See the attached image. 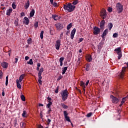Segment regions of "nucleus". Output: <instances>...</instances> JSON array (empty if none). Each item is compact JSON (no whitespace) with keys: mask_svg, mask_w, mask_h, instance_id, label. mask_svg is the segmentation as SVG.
Returning <instances> with one entry per match:
<instances>
[{"mask_svg":"<svg viewBox=\"0 0 128 128\" xmlns=\"http://www.w3.org/2000/svg\"><path fill=\"white\" fill-rule=\"evenodd\" d=\"M64 10H67L68 12H74L76 8V6L72 4L69 3L68 4L64 5Z\"/></svg>","mask_w":128,"mask_h":128,"instance_id":"nucleus-1","label":"nucleus"},{"mask_svg":"<svg viewBox=\"0 0 128 128\" xmlns=\"http://www.w3.org/2000/svg\"><path fill=\"white\" fill-rule=\"evenodd\" d=\"M60 94L62 100H63L64 102H65V100H68V91L67 89L63 90H62Z\"/></svg>","mask_w":128,"mask_h":128,"instance_id":"nucleus-2","label":"nucleus"},{"mask_svg":"<svg viewBox=\"0 0 128 128\" xmlns=\"http://www.w3.org/2000/svg\"><path fill=\"white\" fill-rule=\"evenodd\" d=\"M124 6L120 3L118 2L116 4V8L118 12V14H120L124 10Z\"/></svg>","mask_w":128,"mask_h":128,"instance_id":"nucleus-3","label":"nucleus"},{"mask_svg":"<svg viewBox=\"0 0 128 128\" xmlns=\"http://www.w3.org/2000/svg\"><path fill=\"white\" fill-rule=\"evenodd\" d=\"M121 48L119 47L117 48H116L114 50V52H116V53L118 55V60H120V58H122V50H121Z\"/></svg>","mask_w":128,"mask_h":128,"instance_id":"nucleus-4","label":"nucleus"},{"mask_svg":"<svg viewBox=\"0 0 128 128\" xmlns=\"http://www.w3.org/2000/svg\"><path fill=\"white\" fill-rule=\"evenodd\" d=\"M64 118H65L64 120L68 122H72L70 116H68V113L66 110L64 111Z\"/></svg>","mask_w":128,"mask_h":128,"instance_id":"nucleus-5","label":"nucleus"},{"mask_svg":"<svg viewBox=\"0 0 128 128\" xmlns=\"http://www.w3.org/2000/svg\"><path fill=\"white\" fill-rule=\"evenodd\" d=\"M110 98L112 100V104H118V102H120V100H118V98L116 96H113L112 95H110Z\"/></svg>","mask_w":128,"mask_h":128,"instance_id":"nucleus-6","label":"nucleus"},{"mask_svg":"<svg viewBox=\"0 0 128 128\" xmlns=\"http://www.w3.org/2000/svg\"><path fill=\"white\" fill-rule=\"evenodd\" d=\"M55 26L58 30H62V28H64V26L60 23H56L55 24Z\"/></svg>","mask_w":128,"mask_h":128,"instance_id":"nucleus-7","label":"nucleus"},{"mask_svg":"<svg viewBox=\"0 0 128 128\" xmlns=\"http://www.w3.org/2000/svg\"><path fill=\"white\" fill-rule=\"evenodd\" d=\"M100 16H102V18L104 20L106 18V11L104 9H102V12L100 14Z\"/></svg>","mask_w":128,"mask_h":128,"instance_id":"nucleus-8","label":"nucleus"},{"mask_svg":"<svg viewBox=\"0 0 128 128\" xmlns=\"http://www.w3.org/2000/svg\"><path fill=\"white\" fill-rule=\"evenodd\" d=\"M94 31L93 32V34H94L95 35L98 34L100 32V30L96 26H94Z\"/></svg>","mask_w":128,"mask_h":128,"instance_id":"nucleus-9","label":"nucleus"},{"mask_svg":"<svg viewBox=\"0 0 128 128\" xmlns=\"http://www.w3.org/2000/svg\"><path fill=\"white\" fill-rule=\"evenodd\" d=\"M55 47L57 50H60V40H57L56 41V44H55Z\"/></svg>","mask_w":128,"mask_h":128,"instance_id":"nucleus-10","label":"nucleus"},{"mask_svg":"<svg viewBox=\"0 0 128 128\" xmlns=\"http://www.w3.org/2000/svg\"><path fill=\"white\" fill-rule=\"evenodd\" d=\"M76 28H74L70 33V38L71 40H74V34H76Z\"/></svg>","mask_w":128,"mask_h":128,"instance_id":"nucleus-11","label":"nucleus"},{"mask_svg":"<svg viewBox=\"0 0 128 128\" xmlns=\"http://www.w3.org/2000/svg\"><path fill=\"white\" fill-rule=\"evenodd\" d=\"M85 84L84 82L81 81L80 82V86L82 88V90L84 92V94L86 92V85Z\"/></svg>","mask_w":128,"mask_h":128,"instance_id":"nucleus-12","label":"nucleus"},{"mask_svg":"<svg viewBox=\"0 0 128 128\" xmlns=\"http://www.w3.org/2000/svg\"><path fill=\"white\" fill-rule=\"evenodd\" d=\"M24 20L23 22L24 24H26V26H28V24H30V20H28V17L26 16H25L24 18Z\"/></svg>","mask_w":128,"mask_h":128,"instance_id":"nucleus-13","label":"nucleus"},{"mask_svg":"<svg viewBox=\"0 0 128 128\" xmlns=\"http://www.w3.org/2000/svg\"><path fill=\"white\" fill-rule=\"evenodd\" d=\"M108 30L106 29L104 30L101 36L102 38H104V36L108 34Z\"/></svg>","mask_w":128,"mask_h":128,"instance_id":"nucleus-14","label":"nucleus"},{"mask_svg":"<svg viewBox=\"0 0 128 128\" xmlns=\"http://www.w3.org/2000/svg\"><path fill=\"white\" fill-rule=\"evenodd\" d=\"M1 66L4 68H7L8 66V64L6 62H3L2 63Z\"/></svg>","mask_w":128,"mask_h":128,"instance_id":"nucleus-15","label":"nucleus"},{"mask_svg":"<svg viewBox=\"0 0 128 128\" xmlns=\"http://www.w3.org/2000/svg\"><path fill=\"white\" fill-rule=\"evenodd\" d=\"M126 97L122 98L120 104V106H122L126 102Z\"/></svg>","mask_w":128,"mask_h":128,"instance_id":"nucleus-16","label":"nucleus"},{"mask_svg":"<svg viewBox=\"0 0 128 128\" xmlns=\"http://www.w3.org/2000/svg\"><path fill=\"white\" fill-rule=\"evenodd\" d=\"M12 8H9L6 10V16H10V14H12Z\"/></svg>","mask_w":128,"mask_h":128,"instance_id":"nucleus-17","label":"nucleus"},{"mask_svg":"<svg viewBox=\"0 0 128 128\" xmlns=\"http://www.w3.org/2000/svg\"><path fill=\"white\" fill-rule=\"evenodd\" d=\"M42 72H44V68H42L38 72V76L42 77Z\"/></svg>","mask_w":128,"mask_h":128,"instance_id":"nucleus-18","label":"nucleus"},{"mask_svg":"<svg viewBox=\"0 0 128 128\" xmlns=\"http://www.w3.org/2000/svg\"><path fill=\"white\" fill-rule=\"evenodd\" d=\"M104 24H106V22L104 21V20H102L100 23V27L101 29L104 28Z\"/></svg>","mask_w":128,"mask_h":128,"instance_id":"nucleus-19","label":"nucleus"},{"mask_svg":"<svg viewBox=\"0 0 128 128\" xmlns=\"http://www.w3.org/2000/svg\"><path fill=\"white\" fill-rule=\"evenodd\" d=\"M24 76H26V75L24 74H22L20 76V78H19L18 82H22V80L23 78H24Z\"/></svg>","mask_w":128,"mask_h":128,"instance_id":"nucleus-20","label":"nucleus"},{"mask_svg":"<svg viewBox=\"0 0 128 128\" xmlns=\"http://www.w3.org/2000/svg\"><path fill=\"white\" fill-rule=\"evenodd\" d=\"M24 6L26 10H28V8L30 6V0L27 1V2L25 4V5Z\"/></svg>","mask_w":128,"mask_h":128,"instance_id":"nucleus-21","label":"nucleus"},{"mask_svg":"<svg viewBox=\"0 0 128 128\" xmlns=\"http://www.w3.org/2000/svg\"><path fill=\"white\" fill-rule=\"evenodd\" d=\"M34 16V9L32 10L30 14V18H32V16Z\"/></svg>","mask_w":128,"mask_h":128,"instance_id":"nucleus-22","label":"nucleus"},{"mask_svg":"<svg viewBox=\"0 0 128 128\" xmlns=\"http://www.w3.org/2000/svg\"><path fill=\"white\" fill-rule=\"evenodd\" d=\"M22 118H26L28 116V114H26V110H23V113L22 114Z\"/></svg>","mask_w":128,"mask_h":128,"instance_id":"nucleus-23","label":"nucleus"},{"mask_svg":"<svg viewBox=\"0 0 128 128\" xmlns=\"http://www.w3.org/2000/svg\"><path fill=\"white\" fill-rule=\"evenodd\" d=\"M52 18H54V20H58L60 18H58V16L56 15H52Z\"/></svg>","mask_w":128,"mask_h":128,"instance_id":"nucleus-24","label":"nucleus"},{"mask_svg":"<svg viewBox=\"0 0 128 128\" xmlns=\"http://www.w3.org/2000/svg\"><path fill=\"white\" fill-rule=\"evenodd\" d=\"M16 84L18 88H22V86H20V81H18V80H16Z\"/></svg>","mask_w":128,"mask_h":128,"instance_id":"nucleus-25","label":"nucleus"},{"mask_svg":"<svg viewBox=\"0 0 128 128\" xmlns=\"http://www.w3.org/2000/svg\"><path fill=\"white\" fill-rule=\"evenodd\" d=\"M68 70V67H64L62 70V74H66V72Z\"/></svg>","mask_w":128,"mask_h":128,"instance_id":"nucleus-26","label":"nucleus"},{"mask_svg":"<svg viewBox=\"0 0 128 128\" xmlns=\"http://www.w3.org/2000/svg\"><path fill=\"white\" fill-rule=\"evenodd\" d=\"M48 104H47L46 108H50V106H52V101H48Z\"/></svg>","mask_w":128,"mask_h":128,"instance_id":"nucleus-27","label":"nucleus"},{"mask_svg":"<svg viewBox=\"0 0 128 128\" xmlns=\"http://www.w3.org/2000/svg\"><path fill=\"white\" fill-rule=\"evenodd\" d=\"M108 28H109L110 30L112 28V23H109L108 24Z\"/></svg>","mask_w":128,"mask_h":128,"instance_id":"nucleus-28","label":"nucleus"},{"mask_svg":"<svg viewBox=\"0 0 128 128\" xmlns=\"http://www.w3.org/2000/svg\"><path fill=\"white\" fill-rule=\"evenodd\" d=\"M12 8L14 10H16V2H14L12 4Z\"/></svg>","mask_w":128,"mask_h":128,"instance_id":"nucleus-29","label":"nucleus"},{"mask_svg":"<svg viewBox=\"0 0 128 128\" xmlns=\"http://www.w3.org/2000/svg\"><path fill=\"white\" fill-rule=\"evenodd\" d=\"M72 23L69 24L66 27V28L68 30H70V28H72Z\"/></svg>","mask_w":128,"mask_h":128,"instance_id":"nucleus-30","label":"nucleus"},{"mask_svg":"<svg viewBox=\"0 0 128 128\" xmlns=\"http://www.w3.org/2000/svg\"><path fill=\"white\" fill-rule=\"evenodd\" d=\"M44 31L42 30L41 31L40 34V38H41V40H42V38H44Z\"/></svg>","mask_w":128,"mask_h":128,"instance_id":"nucleus-31","label":"nucleus"},{"mask_svg":"<svg viewBox=\"0 0 128 128\" xmlns=\"http://www.w3.org/2000/svg\"><path fill=\"white\" fill-rule=\"evenodd\" d=\"M8 76H6V86H8Z\"/></svg>","mask_w":128,"mask_h":128,"instance_id":"nucleus-32","label":"nucleus"},{"mask_svg":"<svg viewBox=\"0 0 128 128\" xmlns=\"http://www.w3.org/2000/svg\"><path fill=\"white\" fill-rule=\"evenodd\" d=\"M28 64H34V62H32V59H30L29 62H27Z\"/></svg>","mask_w":128,"mask_h":128,"instance_id":"nucleus-33","label":"nucleus"},{"mask_svg":"<svg viewBox=\"0 0 128 128\" xmlns=\"http://www.w3.org/2000/svg\"><path fill=\"white\" fill-rule=\"evenodd\" d=\"M20 98L22 102H26V97H24V96L22 95L20 96Z\"/></svg>","mask_w":128,"mask_h":128,"instance_id":"nucleus-34","label":"nucleus"},{"mask_svg":"<svg viewBox=\"0 0 128 128\" xmlns=\"http://www.w3.org/2000/svg\"><path fill=\"white\" fill-rule=\"evenodd\" d=\"M34 26L36 28H38V22H36L34 24Z\"/></svg>","mask_w":128,"mask_h":128,"instance_id":"nucleus-35","label":"nucleus"},{"mask_svg":"<svg viewBox=\"0 0 128 128\" xmlns=\"http://www.w3.org/2000/svg\"><path fill=\"white\" fill-rule=\"evenodd\" d=\"M62 106L63 108H65L66 110L68 108V106H66V104H62Z\"/></svg>","mask_w":128,"mask_h":128,"instance_id":"nucleus-36","label":"nucleus"},{"mask_svg":"<svg viewBox=\"0 0 128 128\" xmlns=\"http://www.w3.org/2000/svg\"><path fill=\"white\" fill-rule=\"evenodd\" d=\"M14 24H15L16 26H18V20H15L14 22Z\"/></svg>","mask_w":128,"mask_h":128,"instance_id":"nucleus-37","label":"nucleus"},{"mask_svg":"<svg viewBox=\"0 0 128 128\" xmlns=\"http://www.w3.org/2000/svg\"><path fill=\"white\" fill-rule=\"evenodd\" d=\"M42 77H38V82L40 84H42Z\"/></svg>","mask_w":128,"mask_h":128,"instance_id":"nucleus-38","label":"nucleus"},{"mask_svg":"<svg viewBox=\"0 0 128 128\" xmlns=\"http://www.w3.org/2000/svg\"><path fill=\"white\" fill-rule=\"evenodd\" d=\"M86 72H88V70H90V65L87 64L86 66Z\"/></svg>","mask_w":128,"mask_h":128,"instance_id":"nucleus-39","label":"nucleus"},{"mask_svg":"<svg viewBox=\"0 0 128 128\" xmlns=\"http://www.w3.org/2000/svg\"><path fill=\"white\" fill-rule=\"evenodd\" d=\"M27 42L28 44H32V39L30 38H29L27 40Z\"/></svg>","mask_w":128,"mask_h":128,"instance_id":"nucleus-40","label":"nucleus"},{"mask_svg":"<svg viewBox=\"0 0 128 128\" xmlns=\"http://www.w3.org/2000/svg\"><path fill=\"white\" fill-rule=\"evenodd\" d=\"M92 116V113L90 112L87 114L86 116H87V118H90V116Z\"/></svg>","mask_w":128,"mask_h":128,"instance_id":"nucleus-41","label":"nucleus"},{"mask_svg":"<svg viewBox=\"0 0 128 128\" xmlns=\"http://www.w3.org/2000/svg\"><path fill=\"white\" fill-rule=\"evenodd\" d=\"M80 64V57H78V60L77 61V64L79 66Z\"/></svg>","mask_w":128,"mask_h":128,"instance_id":"nucleus-42","label":"nucleus"},{"mask_svg":"<svg viewBox=\"0 0 128 128\" xmlns=\"http://www.w3.org/2000/svg\"><path fill=\"white\" fill-rule=\"evenodd\" d=\"M98 50H102V44H100L98 45Z\"/></svg>","mask_w":128,"mask_h":128,"instance_id":"nucleus-43","label":"nucleus"},{"mask_svg":"<svg viewBox=\"0 0 128 128\" xmlns=\"http://www.w3.org/2000/svg\"><path fill=\"white\" fill-rule=\"evenodd\" d=\"M64 58L62 57L60 58V62H64Z\"/></svg>","mask_w":128,"mask_h":128,"instance_id":"nucleus-44","label":"nucleus"},{"mask_svg":"<svg viewBox=\"0 0 128 128\" xmlns=\"http://www.w3.org/2000/svg\"><path fill=\"white\" fill-rule=\"evenodd\" d=\"M52 4L54 8H56V6H58V3L56 2H53Z\"/></svg>","mask_w":128,"mask_h":128,"instance_id":"nucleus-45","label":"nucleus"},{"mask_svg":"<svg viewBox=\"0 0 128 128\" xmlns=\"http://www.w3.org/2000/svg\"><path fill=\"white\" fill-rule=\"evenodd\" d=\"M18 126V120H15L14 122V126Z\"/></svg>","mask_w":128,"mask_h":128,"instance_id":"nucleus-46","label":"nucleus"},{"mask_svg":"<svg viewBox=\"0 0 128 128\" xmlns=\"http://www.w3.org/2000/svg\"><path fill=\"white\" fill-rule=\"evenodd\" d=\"M108 12H112V8L110 7H109L108 8Z\"/></svg>","mask_w":128,"mask_h":128,"instance_id":"nucleus-47","label":"nucleus"},{"mask_svg":"<svg viewBox=\"0 0 128 128\" xmlns=\"http://www.w3.org/2000/svg\"><path fill=\"white\" fill-rule=\"evenodd\" d=\"M72 4L76 5L78 4V0H75L74 2H72Z\"/></svg>","mask_w":128,"mask_h":128,"instance_id":"nucleus-48","label":"nucleus"},{"mask_svg":"<svg viewBox=\"0 0 128 128\" xmlns=\"http://www.w3.org/2000/svg\"><path fill=\"white\" fill-rule=\"evenodd\" d=\"M92 57L91 56H89L87 58V60L88 62H92Z\"/></svg>","mask_w":128,"mask_h":128,"instance_id":"nucleus-49","label":"nucleus"},{"mask_svg":"<svg viewBox=\"0 0 128 128\" xmlns=\"http://www.w3.org/2000/svg\"><path fill=\"white\" fill-rule=\"evenodd\" d=\"M20 126L22 128H24V126H26V124L22 122L20 123Z\"/></svg>","mask_w":128,"mask_h":128,"instance_id":"nucleus-50","label":"nucleus"},{"mask_svg":"<svg viewBox=\"0 0 128 128\" xmlns=\"http://www.w3.org/2000/svg\"><path fill=\"white\" fill-rule=\"evenodd\" d=\"M48 114H50V112H52V108H48Z\"/></svg>","mask_w":128,"mask_h":128,"instance_id":"nucleus-51","label":"nucleus"},{"mask_svg":"<svg viewBox=\"0 0 128 128\" xmlns=\"http://www.w3.org/2000/svg\"><path fill=\"white\" fill-rule=\"evenodd\" d=\"M56 94H58V86H57L55 90Z\"/></svg>","mask_w":128,"mask_h":128,"instance_id":"nucleus-52","label":"nucleus"},{"mask_svg":"<svg viewBox=\"0 0 128 128\" xmlns=\"http://www.w3.org/2000/svg\"><path fill=\"white\" fill-rule=\"evenodd\" d=\"M113 37L114 38H118V34L117 33H114L113 34Z\"/></svg>","mask_w":128,"mask_h":128,"instance_id":"nucleus-53","label":"nucleus"},{"mask_svg":"<svg viewBox=\"0 0 128 128\" xmlns=\"http://www.w3.org/2000/svg\"><path fill=\"white\" fill-rule=\"evenodd\" d=\"M26 16V14H24V12H22L20 13V16Z\"/></svg>","mask_w":128,"mask_h":128,"instance_id":"nucleus-54","label":"nucleus"},{"mask_svg":"<svg viewBox=\"0 0 128 128\" xmlns=\"http://www.w3.org/2000/svg\"><path fill=\"white\" fill-rule=\"evenodd\" d=\"M50 122H52V120H50V118H48L47 120L48 124Z\"/></svg>","mask_w":128,"mask_h":128,"instance_id":"nucleus-55","label":"nucleus"},{"mask_svg":"<svg viewBox=\"0 0 128 128\" xmlns=\"http://www.w3.org/2000/svg\"><path fill=\"white\" fill-rule=\"evenodd\" d=\"M2 78V72L0 70V78Z\"/></svg>","mask_w":128,"mask_h":128,"instance_id":"nucleus-56","label":"nucleus"},{"mask_svg":"<svg viewBox=\"0 0 128 128\" xmlns=\"http://www.w3.org/2000/svg\"><path fill=\"white\" fill-rule=\"evenodd\" d=\"M47 100H48V102H52V98H51L48 97L47 98Z\"/></svg>","mask_w":128,"mask_h":128,"instance_id":"nucleus-57","label":"nucleus"},{"mask_svg":"<svg viewBox=\"0 0 128 128\" xmlns=\"http://www.w3.org/2000/svg\"><path fill=\"white\" fill-rule=\"evenodd\" d=\"M18 58H15V64H16L18 62Z\"/></svg>","mask_w":128,"mask_h":128,"instance_id":"nucleus-58","label":"nucleus"},{"mask_svg":"<svg viewBox=\"0 0 128 128\" xmlns=\"http://www.w3.org/2000/svg\"><path fill=\"white\" fill-rule=\"evenodd\" d=\"M40 116L41 118H42V112H40Z\"/></svg>","mask_w":128,"mask_h":128,"instance_id":"nucleus-59","label":"nucleus"},{"mask_svg":"<svg viewBox=\"0 0 128 128\" xmlns=\"http://www.w3.org/2000/svg\"><path fill=\"white\" fill-rule=\"evenodd\" d=\"M62 76H60L58 78V80H62Z\"/></svg>","mask_w":128,"mask_h":128,"instance_id":"nucleus-60","label":"nucleus"},{"mask_svg":"<svg viewBox=\"0 0 128 128\" xmlns=\"http://www.w3.org/2000/svg\"><path fill=\"white\" fill-rule=\"evenodd\" d=\"M29 58H30V57H28V56H25L26 60H28Z\"/></svg>","mask_w":128,"mask_h":128,"instance_id":"nucleus-61","label":"nucleus"},{"mask_svg":"<svg viewBox=\"0 0 128 128\" xmlns=\"http://www.w3.org/2000/svg\"><path fill=\"white\" fill-rule=\"evenodd\" d=\"M38 128H44V126H42V125H38Z\"/></svg>","mask_w":128,"mask_h":128,"instance_id":"nucleus-62","label":"nucleus"},{"mask_svg":"<svg viewBox=\"0 0 128 128\" xmlns=\"http://www.w3.org/2000/svg\"><path fill=\"white\" fill-rule=\"evenodd\" d=\"M89 82H90V80H88L86 83V86H88V84Z\"/></svg>","mask_w":128,"mask_h":128,"instance_id":"nucleus-63","label":"nucleus"},{"mask_svg":"<svg viewBox=\"0 0 128 128\" xmlns=\"http://www.w3.org/2000/svg\"><path fill=\"white\" fill-rule=\"evenodd\" d=\"M12 52V50H10L8 51L9 56H10V52Z\"/></svg>","mask_w":128,"mask_h":128,"instance_id":"nucleus-64","label":"nucleus"}]
</instances>
